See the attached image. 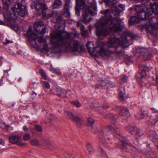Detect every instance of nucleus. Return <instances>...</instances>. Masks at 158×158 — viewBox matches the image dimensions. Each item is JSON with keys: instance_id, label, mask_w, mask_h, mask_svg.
<instances>
[{"instance_id": "f257e3e1", "label": "nucleus", "mask_w": 158, "mask_h": 158, "mask_svg": "<svg viewBox=\"0 0 158 158\" xmlns=\"http://www.w3.org/2000/svg\"><path fill=\"white\" fill-rule=\"evenodd\" d=\"M27 35L29 39L31 40V44L32 46L35 47H37L35 40L38 39V41L43 43L44 47L42 48L47 50L50 48H57L62 47L64 48L66 51L72 52L77 55L85 51V49L83 46H80L79 43L76 40L69 41L73 35L72 33H66L63 35L61 32L59 31L54 32L51 34L50 44L47 45L46 40L43 38V36L38 38L37 36L32 31V27H29Z\"/></svg>"}, {"instance_id": "f03ea898", "label": "nucleus", "mask_w": 158, "mask_h": 158, "mask_svg": "<svg viewBox=\"0 0 158 158\" xmlns=\"http://www.w3.org/2000/svg\"><path fill=\"white\" fill-rule=\"evenodd\" d=\"M101 13L105 15L102 17L95 24L96 33L98 36H106L110 31L115 32L121 31L123 26L121 25L122 20L119 17L113 18L109 9L101 11Z\"/></svg>"}, {"instance_id": "7ed1b4c3", "label": "nucleus", "mask_w": 158, "mask_h": 158, "mask_svg": "<svg viewBox=\"0 0 158 158\" xmlns=\"http://www.w3.org/2000/svg\"><path fill=\"white\" fill-rule=\"evenodd\" d=\"M143 19H148L149 24L145 26L148 32L152 33L153 30H158V4H152L150 8L145 7L143 11L137 13V18L132 16L130 21L131 23H138L139 20Z\"/></svg>"}, {"instance_id": "20e7f679", "label": "nucleus", "mask_w": 158, "mask_h": 158, "mask_svg": "<svg viewBox=\"0 0 158 158\" xmlns=\"http://www.w3.org/2000/svg\"><path fill=\"white\" fill-rule=\"evenodd\" d=\"M76 13L77 15H80V9H83V13L82 15L83 21L88 24L92 19L91 15L94 12L90 9L96 6L95 0H76Z\"/></svg>"}, {"instance_id": "39448f33", "label": "nucleus", "mask_w": 158, "mask_h": 158, "mask_svg": "<svg viewBox=\"0 0 158 158\" xmlns=\"http://www.w3.org/2000/svg\"><path fill=\"white\" fill-rule=\"evenodd\" d=\"M87 46L89 53L94 56L99 55L103 57H107L113 53L105 49L103 43L95 42L93 43L89 42L87 44Z\"/></svg>"}, {"instance_id": "423d86ee", "label": "nucleus", "mask_w": 158, "mask_h": 158, "mask_svg": "<svg viewBox=\"0 0 158 158\" xmlns=\"http://www.w3.org/2000/svg\"><path fill=\"white\" fill-rule=\"evenodd\" d=\"M4 8L6 11L8 15V18L10 16L11 19L10 22L11 24L15 21H14L17 19L18 15H19L21 17H24L27 13V9L25 6H22L20 3H16L14 6V7L11 8L10 10L9 9L8 5L7 3H5L4 5Z\"/></svg>"}, {"instance_id": "0eeeda50", "label": "nucleus", "mask_w": 158, "mask_h": 158, "mask_svg": "<svg viewBox=\"0 0 158 158\" xmlns=\"http://www.w3.org/2000/svg\"><path fill=\"white\" fill-rule=\"evenodd\" d=\"M116 44H119L123 47H126L129 46L128 42L127 40V37L123 36L121 37V40L114 35H112L111 38L107 43V46L110 48L113 47Z\"/></svg>"}, {"instance_id": "6e6552de", "label": "nucleus", "mask_w": 158, "mask_h": 158, "mask_svg": "<svg viewBox=\"0 0 158 158\" xmlns=\"http://www.w3.org/2000/svg\"><path fill=\"white\" fill-rule=\"evenodd\" d=\"M35 6L38 10H41L42 13V16L44 19H48L52 17L56 13L52 10L47 11L44 13V10L47 9L46 6L45 4H43L39 1H38L35 4Z\"/></svg>"}, {"instance_id": "1a4fd4ad", "label": "nucleus", "mask_w": 158, "mask_h": 158, "mask_svg": "<svg viewBox=\"0 0 158 158\" xmlns=\"http://www.w3.org/2000/svg\"><path fill=\"white\" fill-rule=\"evenodd\" d=\"M111 131V132L113 133L114 135L118 138L120 136L119 133V131L117 128V126L114 124L112 125L110 127H105L102 128L101 131V132L98 135V138L99 139H102L101 137L102 135L106 136L109 135L110 130Z\"/></svg>"}, {"instance_id": "9d476101", "label": "nucleus", "mask_w": 158, "mask_h": 158, "mask_svg": "<svg viewBox=\"0 0 158 158\" xmlns=\"http://www.w3.org/2000/svg\"><path fill=\"white\" fill-rule=\"evenodd\" d=\"M65 115L67 116L69 118L73 121H75L77 126L81 127L85 124V122L80 118L78 117H75L70 111L65 110L64 112Z\"/></svg>"}, {"instance_id": "9b49d317", "label": "nucleus", "mask_w": 158, "mask_h": 158, "mask_svg": "<svg viewBox=\"0 0 158 158\" xmlns=\"http://www.w3.org/2000/svg\"><path fill=\"white\" fill-rule=\"evenodd\" d=\"M22 137L17 135L11 136L9 137V142L13 144H17L20 146H23L26 145V143L21 142Z\"/></svg>"}, {"instance_id": "f8f14e48", "label": "nucleus", "mask_w": 158, "mask_h": 158, "mask_svg": "<svg viewBox=\"0 0 158 158\" xmlns=\"http://www.w3.org/2000/svg\"><path fill=\"white\" fill-rule=\"evenodd\" d=\"M137 51L143 56L144 60H149L152 57V55L149 54L148 50L145 48H139L137 49Z\"/></svg>"}, {"instance_id": "ddd939ff", "label": "nucleus", "mask_w": 158, "mask_h": 158, "mask_svg": "<svg viewBox=\"0 0 158 158\" xmlns=\"http://www.w3.org/2000/svg\"><path fill=\"white\" fill-rule=\"evenodd\" d=\"M123 148H126L128 150H131L136 152L137 151V148L134 147H133L132 145L129 142H124L122 144Z\"/></svg>"}, {"instance_id": "4468645a", "label": "nucleus", "mask_w": 158, "mask_h": 158, "mask_svg": "<svg viewBox=\"0 0 158 158\" xmlns=\"http://www.w3.org/2000/svg\"><path fill=\"white\" fill-rule=\"evenodd\" d=\"M148 70V68L147 66H144L143 69L141 70V73H139L137 76V79L138 81H140L141 80L144 78L146 75L145 70Z\"/></svg>"}, {"instance_id": "2eb2a0df", "label": "nucleus", "mask_w": 158, "mask_h": 158, "mask_svg": "<svg viewBox=\"0 0 158 158\" xmlns=\"http://www.w3.org/2000/svg\"><path fill=\"white\" fill-rule=\"evenodd\" d=\"M56 90L58 92L57 95L59 97L61 98L65 97L66 91L65 89L57 87L56 88Z\"/></svg>"}, {"instance_id": "dca6fc26", "label": "nucleus", "mask_w": 158, "mask_h": 158, "mask_svg": "<svg viewBox=\"0 0 158 158\" xmlns=\"http://www.w3.org/2000/svg\"><path fill=\"white\" fill-rule=\"evenodd\" d=\"M41 145L45 148H49L52 150L53 149L56 147L54 143L49 141L45 142L44 143L42 144Z\"/></svg>"}, {"instance_id": "f3484780", "label": "nucleus", "mask_w": 158, "mask_h": 158, "mask_svg": "<svg viewBox=\"0 0 158 158\" xmlns=\"http://www.w3.org/2000/svg\"><path fill=\"white\" fill-rule=\"evenodd\" d=\"M120 114L126 117H128L130 116V114L127 109L123 107L121 108Z\"/></svg>"}, {"instance_id": "a211bd4d", "label": "nucleus", "mask_w": 158, "mask_h": 158, "mask_svg": "<svg viewBox=\"0 0 158 158\" xmlns=\"http://www.w3.org/2000/svg\"><path fill=\"white\" fill-rule=\"evenodd\" d=\"M125 94V91L124 86H121L119 89V95L121 100H124V95Z\"/></svg>"}, {"instance_id": "6ab92c4d", "label": "nucleus", "mask_w": 158, "mask_h": 158, "mask_svg": "<svg viewBox=\"0 0 158 158\" xmlns=\"http://www.w3.org/2000/svg\"><path fill=\"white\" fill-rule=\"evenodd\" d=\"M149 136L150 138L152 139L155 143H158V137L155 132L151 131L150 133Z\"/></svg>"}, {"instance_id": "aec40b11", "label": "nucleus", "mask_w": 158, "mask_h": 158, "mask_svg": "<svg viewBox=\"0 0 158 158\" xmlns=\"http://www.w3.org/2000/svg\"><path fill=\"white\" fill-rule=\"evenodd\" d=\"M44 25L43 23L41 22H35L34 26V28L37 32H39L40 29L39 27L43 26Z\"/></svg>"}, {"instance_id": "412c9836", "label": "nucleus", "mask_w": 158, "mask_h": 158, "mask_svg": "<svg viewBox=\"0 0 158 158\" xmlns=\"http://www.w3.org/2000/svg\"><path fill=\"white\" fill-rule=\"evenodd\" d=\"M138 129L131 126H128L127 127V130L131 134H135Z\"/></svg>"}, {"instance_id": "4be33fe9", "label": "nucleus", "mask_w": 158, "mask_h": 158, "mask_svg": "<svg viewBox=\"0 0 158 158\" xmlns=\"http://www.w3.org/2000/svg\"><path fill=\"white\" fill-rule=\"evenodd\" d=\"M62 5L60 0H55L52 6L54 8H58Z\"/></svg>"}, {"instance_id": "5701e85b", "label": "nucleus", "mask_w": 158, "mask_h": 158, "mask_svg": "<svg viewBox=\"0 0 158 158\" xmlns=\"http://www.w3.org/2000/svg\"><path fill=\"white\" fill-rule=\"evenodd\" d=\"M81 30L82 35L85 37L88 36L89 34L88 31L85 29V27L84 25H81Z\"/></svg>"}, {"instance_id": "b1692460", "label": "nucleus", "mask_w": 158, "mask_h": 158, "mask_svg": "<svg viewBox=\"0 0 158 158\" xmlns=\"http://www.w3.org/2000/svg\"><path fill=\"white\" fill-rule=\"evenodd\" d=\"M95 122V121L93 118H87V125L88 126L92 128L93 124Z\"/></svg>"}, {"instance_id": "393cba45", "label": "nucleus", "mask_w": 158, "mask_h": 158, "mask_svg": "<svg viewBox=\"0 0 158 158\" xmlns=\"http://www.w3.org/2000/svg\"><path fill=\"white\" fill-rule=\"evenodd\" d=\"M30 143L31 144L35 146H40L39 140L36 139H33L30 140Z\"/></svg>"}, {"instance_id": "a878e982", "label": "nucleus", "mask_w": 158, "mask_h": 158, "mask_svg": "<svg viewBox=\"0 0 158 158\" xmlns=\"http://www.w3.org/2000/svg\"><path fill=\"white\" fill-rule=\"evenodd\" d=\"M0 127L3 129L6 128L7 130H11L12 129L11 127L9 126L6 127V124L3 122H0Z\"/></svg>"}, {"instance_id": "bb28decb", "label": "nucleus", "mask_w": 158, "mask_h": 158, "mask_svg": "<svg viewBox=\"0 0 158 158\" xmlns=\"http://www.w3.org/2000/svg\"><path fill=\"white\" fill-rule=\"evenodd\" d=\"M105 82L102 81L96 85V87L97 88H102L105 86Z\"/></svg>"}, {"instance_id": "cd10ccee", "label": "nucleus", "mask_w": 158, "mask_h": 158, "mask_svg": "<svg viewBox=\"0 0 158 158\" xmlns=\"http://www.w3.org/2000/svg\"><path fill=\"white\" fill-rule=\"evenodd\" d=\"M135 135L136 136L137 138H140L143 135V134L142 131L138 129V130H137V131Z\"/></svg>"}, {"instance_id": "c85d7f7f", "label": "nucleus", "mask_w": 158, "mask_h": 158, "mask_svg": "<svg viewBox=\"0 0 158 158\" xmlns=\"http://www.w3.org/2000/svg\"><path fill=\"white\" fill-rule=\"evenodd\" d=\"M64 15L67 18H69L70 17V13L69 10L64 9Z\"/></svg>"}, {"instance_id": "c756f323", "label": "nucleus", "mask_w": 158, "mask_h": 158, "mask_svg": "<svg viewBox=\"0 0 158 158\" xmlns=\"http://www.w3.org/2000/svg\"><path fill=\"white\" fill-rule=\"evenodd\" d=\"M153 84L155 86L158 90V75L157 74L156 76V79L153 80Z\"/></svg>"}, {"instance_id": "7c9ffc66", "label": "nucleus", "mask_w": 158, "mask_h": 158, "mask_svg": "<svg viewBox=\"0 0 158 158\" xmlns=\"http://www.w3.org/2000/svg\"><path fill=\"white\" fill-rule=\"evenodd\" d=\"M105 86H106L107 88L112 87L114 86V85L110 81H106L105 82Z\"/></svg>"}, {"instance_id": "2f4dec72", "label": "nucleus", "mask_w": 158, "mask_h": 158, "mask_svg": "<svg viewBox=\"0 0 158 158\" xmlns=\"http://www.w3.org/2000/svg\"><path fill=\"white\" fill-rule=\"evenodd\" d=\"M146 154L148 157L153 158L154 156L155 155V153H154L153 151H151L148 152H147Z\"/></svg>"}, {"instance_id": "473e14b6", "label": "nucleus", "mask_w": 158, "mask_h": 158, "mask_svg": "<svg viewBox=\"0 0 158 158\" xmlns=\"http://www.w3.org/2000/svg\"><path fill=\"white\" fill-rule=\"evenodd\" d=\"M23 138L24 140L26 141L30 139V136L29 134L26 133L23 135Z\"/></svg>"}, {"instance_id": "72a5a7b5", "label": "nucleus", "mask_w": 158, "mask_h": 158, "mask_svg": "<svg viewBox=\"0 0 158 158\" xmlns=\"http://www.w3.org/2000/svg\"><path fill=\"white\" fill-rule=\"evenodd\" d=\"M70 6V0H68L66 1L65 4V9L69 10V8Z\"/></svg>"}, {"instance_id": "f704fd0d", "label": "nucleus", "mask_w": 158, "mask_h": 158, "mask_svg": "<svg viewBox=\"0 0 158 158\" xmlns=\"http://www.w3.org/2000/svg\"><path fill=\"white\" fill-rule=\"evenodd\" d=\"M72 103L73 105H75L77 107H80L81 105V104L78 101H74Z\"/></svg>"}, {"instance_id": "c9c22d12", "label": "nucleus", "mask_w": 158, "mask_h": 158, "mask_svg": "<svg viewBox=\"0 0 158 158\" xmlns=\"http://www.w3.org/2000/svg\"><path fill=\"white\" fill-rule=\"evenodd\" d=\"M35 128L37 131L39 132L41 131H42V127L37 124H36L35 125Z\"/></svg>"}, {"instance_id": "e433bc0d", "label": "nucleus", "mask_w": 158, "mask_h": 158, "mask_svg": "<svg viewBox=\"0 0 158 158\" xmlns=\"http://www.w3.org/2000/svg\"><path fill=\"white\" fill-rule=\"evenodd\" d=\"M51 70L53 72L56 73L58 75H60L61 74V72L59 70H57L53 68Z\"/></svg>"}, {"instance_id": "4c0bfd02", "label": "nucleus", "mask_w": 158, "mask_h": 158, "mask_svg": "<svg viewBox=\"0 0 158 158\" xmlns=\"http://www.w3.org/2000/svg\"><path fill=\"white\" fill-rule=\"evenodd\" d=\"M127 80V77L125 75H123L120 79L122 82H125Z\"/></svg>"}, {"instance_id": "58836bf2", "label": "nucleus", "mask_w": 158, "mask_h": 158, "mask_svg": "<svg viewBox=\"0 0 158 158\" xmlns=\"http://www.w3.org/2000/svg\"><path fill=\"white\" fill-rule=\"evenodd\" d=\"M43 84L44 85V86L47 89H49L50 87V85L49 83L46 81H44L43 82Z\"/></svg>"}, {"instance_id": "ea45409f", "label": "nucleus", "mask_w": 158, "mask_h": 158, "mask_svg": "<svg viewBox=\"0 0 158 158\" xmlns=\"http://www.w3.org/2000/svg\"><path fill=\"white\" fill-rule=\"evenodd\" d=\"M144 114L143 113H141L140 114L138 115L137 116V118L138 119H142L144 118Z\"/></svg>"}, {"instance_id": "a19ab883", "label": "nucleus", "mask_w": 158, "mask_h": 158, "mask_svg": "<svg viewBox=\"0 0 158 158\" xmlns=\"http://www.w3.org/2000/svg\"><path fill=\"white\" fill-rule=\"evenodd\" d=\"M157 118L156 119H155L152 117H151L150 118V119L148 121V123H150L151 122H152V121H153L154 120H158V113H157Z\"/></svg>"}, {"instance_id": "79ce46f5", "label": "nucleus", "mask_w": 158, "mask_h": 158, "mask_svg": "<svg viewBox=\"0 0 158 158\" xmlns=\"http://www.w3.org/2000/svg\"><path fill=\"white\" fill-rule=\"evenodd\" d=\"M108 1L113 4H115L118 2L119 0H108Z\"/></svg>"}, {"instance_id": "37998d69", "label": "nucleus", "mask_w": 158, "mask_h": 158, "mask_svg": "<svg viewBox=\"0 0 158 158\" xmlns=\"http://www.w3.org/2000/svg\"><path fill=\"white\" fill-rule=\"evenodd\" d=\"M93 109L96 111H99V107L98 105H95L94 106Z\"/></svg>"}, {"instance_id": "c03bdc74", "label": "nucleus", "mask_w": 158, "mask_h": 158, "mask_svg": "<svg viewBox=\"0 0 158 158\" xmlns=\"http://www.w3.org/2000/svg\"><path fill=\"white\" fill-rule=\"evenodd\" d=\"M86 147H87V150H88L89 149L92 148V147L91 144L89 142L87 143L86 144Z\"/></svg>"}, {"instance_id": "a18cd8bd", "label": "nucleus", "mask_w": 158, "mask_h": 158, "mask_svg": "<svg viewBox=\"0 0 158 158\" xmlns=\"http://www.w3.org/2000/svg\"><path fill=\"white\" fill-rule=\"evenodd\" d=\"M41 74L43 77H44L45 79L46 78L47 76L44 72L43 71H41Z\"/></svg>"}, {"instance_id": "49530a36", "label": "nucleus", "mask_w": 158, "mask_h": 158, "mask_svg": "<svg viewBox=\"0 0 158 158\" xmlns=\"http://www.w3.org/2000/svg\"><path fill=\"white\" fill-rule=\"evenodd\" d=\"M36 85V84H35L33 83V84H31L29 86L30 87V88H35V86Z\"/></svg>"}, {"instance_id": "de8ad7c7", "label": "nucleus", "mask_w": 158, "mask_h": 158, "mask_svg": "<svg viewBox=\"0 0 158 158\" xmlns=\"http://www.w3.org/2000/svg\"><path fill=\"white\" fill-rule=\"evenodd\" d=\"M46 29L45 28L42 29V30L40 31V33L41 34H43L46 32Z\"/></svg>"}, {"instance_id": "09e8293b", "label": "nucleus", "mask_w": 158, "mask_h": 158, "mask_svg": "<svg viewBox=\"0 0 158 158\" xmlns=\"http://www.w3.org/2000/svg\"><path fill=\"white\" fill-rule=\"evenodd\" d=\"M12 42L10 41L9 40H7V39H6V42H5V43L4 42V44H7L10 43H11Z\"/></svg>"}, {"instance_id": "8fccbe9b", "label": "nucleus", "mask_w": 158, "mask_h": 158, "mask_svg": "<svg viewBox=\"0 0 158 158\" xmlns=\"http://www.w3.org/2000/svg\"><path fill=\"white\" fill-rule=\"evenodd\" d=\"M88 150L89 154H90L94 152V150L93 149V148L89 149Z\"/></svg>"}, {"instance_id": "3c124183", "label": "nucleus", "mask_w": 158, "mask_h": 158, "mask_svg": "<svg viewBox=\"0 0 158 158\" xmlns=\"http://www.w3.org/2000/svg\"><path fill=\"white\" fill-rule=\"evenodd\" d=\"M23 130L27 131L28 130V128L26 126H24L23 127Z\"/></svg>"}, {"instance_id": "603ef678", "label": "nucleus", "mask_w": 158, "mask_h": 158, "mask_svg": "<svg viewBox=\"0 0 158 158\" xmlns=\"http://www.w3.org/2000/svg\"><path fill=\"white\" fill-rule=\"evenodd\" d=\"M3 57H0V65H1L2 64V60H3Z\"/></svg>"}, {"instance_id": "864d4df0", "label": "nucleus", "mask_w": 158, "mask_h": 158, "mask_svg": "<svg viewBox=\"0 0 158 158\" xmlns=\"http://www.w3.org/2000/svg\"><path fill=\"white\" fill-rule=\"evenodd\" d=\"M103 107L104 109H106L107 108H108L109 106H108L107 105H104L103 106Z\"/></svg>"}, {"instance_id": "5fc2aeb1", "label": "nucleus", "mask_w": 158, "mask_h": 158, "mask_svg": "<svg viewBox=\"0 0 158 158\" xmlns=\"http://www.w3.org/2000/svg\"><path fill=\"white\" fill-rule=\"evenodd\" d=\"M150 4V2H147L146 3H145L144 5V6H146L147 5H148V4Z\"/></svg>"}, {"instance_id": "6e6d98bb", "label": "nucleus", "mask_w": 158, "mask_h": 158, "mask_svg": "<svg viewBox=\"0 0 158 158\" xmlns=\"http://www.w3.org/2000/svg\"><path fill=\"white\" fill-rule=\"evenodd\" d=\"M3 141V140L2 139H0V144H2Z\"/></svg>"}, {"instance_id": "4d7b16f0", "label": "nucleus", "mask_w": 158, "mask_h": 158, "mask_svg": "<svg viewBox=\"0 0 158 158\" xmlns=\"http://www.w3.org/2000/svg\"><path fill=\"white\" fill-rule=\"evenodd\" d=\"M129 36L130 37H131L132 38L134 37L133 35L132 34L130 33L129 34Z\"/></svg>"}, {"instance_id": "13d9d810", "label": "nucleus", "mask_w": 158, "mask_h": 158, "mask_svg": "<svg viewBox=\"0 0 158 158\" xmlns=\"http://www.w3.org/2000/svg\"><path fill=\"white\" fill-rule=\"evenodd\" d=\"M4 23L1 20H0V25H2Z\"/></svg>"}, {"instance_id": "bf43d9fd", "label": "nucleus", "mask_w": 158, "mask_h": 158, "mask_svg": "<svg viewBox=\"0 0 158 158\" xmlns=\"http://www.w3.org/2000/svg\"><path fill=\"white\" fill-rule=\"evenodd\" d=\"M77 25L79 27L80 26V25L79 22H78L77 23Z\"/></svg>"}, {"instance_id": "052dcab7", "label": "nucleus", "mask_w": 158, "mask_h": 158, "mask_svg": "<svg viewBox=\"0 0 158 158\" xmlns=\"http://www.w3.org/2000/svg\"><path fill=\"white\" fill-rule=\"evenodd\" d=\"M156 146H157V148H158V145H156Z\"/></svg>"}, {"instance_id": "680f3d73", "label": "nucleus", "mask_w": 158, "mask_h": 158, "mask_svg": "<svg viewBox=\"0 0 158 158\" xmlns=\"http://www.w3.org/2000/svg\"><path fill=\"white\" fill-rule=\"evenodd\" d=\"M141 1H144L145 0H141Z\"/></svg>"}, {"instance_id": "e2e57ef3", "label": "nucleus", "mask_w": 158, "mask_h": 158, "mask_svg": "<svg viewBox=\"0 0 158 158\" xmlns=\"http://www.w3.org/2000/svg\"><path fill=\"white\" fill-rule=\"evenodd\" d=\"M7 18V17H5V18L6 19Z\"/></svg>"}]
</instances>
